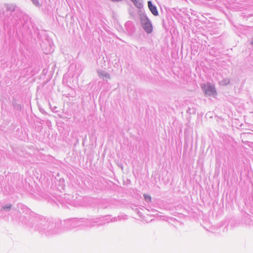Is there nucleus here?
I'll use <instances>...</instances> for the list:
<instances>
[{
    "instance_id": "nucleus-1",
    "label": "nucleus",
    "mask_w": 253,
    "mask_h": 253,
    "mask_svg": "<svg viewBox=\"0 0 253 253\" xmlns=\"http://www.w3.org/2000/svg\"><path fill=\"white\" fill-rule=\"evenodd\" d=\"M35 229L42 235L51 236L62 233L61 220L53 219L42 216H37L35 219Z\"/></svg>"
},
{
    "instance_id": "nucleus-2",
    "label": "nucleus",
    "mask_w": 253,
    "mask_h": 253,
    "mask_svg": "<svg viewBox=\"0 0 253 253\" xmlns=\"http://www.w3.org/2000/svg\"><path fill=\"white\" fill-rule=\"evenodd\" d=\"M82 218H71L61 220L62 233L77 227L82 228Z\"/></svg>"
},
{
    "instance_id": "nucleus-3",
    "label": "nucleus",
    "mask_w": 253,
    "mask_h": 253,
    "mask_svg": "<svg viewBox=\"0 0 253 253\" xmlns=\"http://www.w3.org/2000/svg\"><path fill=\"white\" fill-rule=\"evenodd\" d=\"M22 13L19 10L16 12L15 14H8L6 13V17H5L4 22L7 24L8 26L16 27L21 24V18Z\"/></svg>"
},
{
    "instance_id": "nucleus-4",
    "label": "nucleus",
    "mask_w": 253,
    "mask_h": 253,
    "mask_svg": "<svg viewBox=\"0 0 253 253\" xmlns=\"http://www.w3.org/2000/svg\"><path fill=\"white\" fill-rule=\"evenodd\" d=\"M126 215H118L117 217H114L111 218L110 215H107L103 217H98L97 218H99V222L98 223V226L104 225L106 223H109L110 222H114L117 221H120L122 219H126Z\"/></svg>"
},
{
    "instance_id": "nucleus-5",
    "label": "nucleus",
    "mask_w": 253,
    "mask_h": 253,
    "mask_svg": "<svg viewBox=\"0 0 253 253\" xmlns=\"http://www.w3.org/2000/svg\"><path fill=\"white\" fill-rule=\"evenodd\" d=\"M141 25L143 30L148 34H150L153 31V26L151 20L145 14H143L140 17Z\"/></svg>"
},
{
    "instance_id": "nucleus-6",
    "label": "nucleus",
    "mask_w": 253,
    "mask_h": 253,
    "mask_svg": "<svg viewBox=\"0 0 253 253\" xmlns=\"http://www.w3.org/2000/svg\"><path fill=\"white\" fill-rule=\"evenodd\" d=\"M99 220V218H97V217L91 218H82V228H92L94 227L96 224L98 226Z\"/></svg>"
},
{
    "instance_id": "nucleus-7",
    "label": "nucleus",
    "mask_w": 253,
    "mask_h": 253,
    "mask_svg": "<svg viewBox=\"0 0 253 253\" xmlns=\"http://www.w3.org/2000/svg\"><path fill=\"white\" fill-rule=\"evenodd\" d=\"M202 88L206 96H214L217 94L215 88L213 85L210 84H204L202 86Z\"/></svg>"
},
{
    "instance_id": "nucleus-8",
    "label": "nucleus",
    "mask_w": 253,
    "mask_h": 253,
    "mask_svg": "<svg viewBox=\"0 0 253 253\" xmlns=\"http://www.w3.org/2000/svg\"><path fill=\"white\" fill-rule=\"evenodd\" d=\"M5 10L4 11V14L6 17V13L12 14L16 13V12L19 10L18 7L14 4H5Z\"/></svg>"
},
{
    "instance_id": "nucleus-9",
    "label": "nucleus",
    "mask_w": 253,
    "mask_h": 253,
    "mask_svg": "<svg viewBox=\"0 0 253 253\" xmlns=\"http://www.w3.org/2000/svg\"><path fill=\"white\" fill-rule=\"evenodd\" d=\"M11 211H14L12 205L10 203H7L6 204H3L1 206L0 210V216H2V214H9Z\"/></svg>"
},
{
    "instance_id": "nucleus-10",
    "label": "nucleus",
    "mask_w": 253,
    "mask_h": 253,
    "mask_svg": "<svg viewBox=\"0 0 253 253\" xmlns=\"http://www.w3.org/2000/svg\"><path fill=\"white\" fill-rule=\"evenodd\" d=\"M97 75L99 77L102 79L104 81H107L111 79L110 75L103 70H98L97 71Z\"/></svg>"
},
{
    "instance_id": "nucleus-11",
    "label": "nucleus",
    "mask_w": 253,
    "mask_h": 253,
    "mask_svg": "<svg viewBox=\"0 0 253 253\" xmlns=\"http://www.w3.org/2000/svg\"><path fill=\"white\" fill-rule=\"evenodd\" d=\"M148 6L153 15L154 16H158L159 15V12L156 6L153 4L151 0H149L148 1Z\"/></svg>"
},
{
    "instance_id": "nucleus-12",
    "label": "nucleus",
    "mask_w": 253,
    "mask_h": 253,
    "mask_svg": "<svg viewBox=\"0 0 253 253\" xmlns=\"http://www.w3.org/2000/svg\"><path fill=\"white\" fill-rule=\"evenodd\" d=\"M13 108L17 111H20L22 109L21 104L18 103L16 99L13 98L12 102Z\"/></svg>"
},
{
    "instance_id": "nucleus-13",
    "label": "nucleus",
    "mask_w": 253,
    "mask_h": 253,
    "mask_svg": "<svg viewBox=\"0 0 253 253\" xmlns=\"http://www.w3.org/2000/svg\"><path fill=\"white\" fill-rule=\"evenodd\" d=\"M134 5L138 9H141L143 6L142 0H130Z\"/></svg>"
},
{
    "instance_id": "nucleus-14",
    "label": "nucleus",
    "mask_w": 253,
    "mask_h": 253,
    "mask_svg": "<svg viewBox=\"0 0 253 253\" xmlns=\"http://www.w3.org/2000/svg\"><path fill=\"white\" fill-rule=\"evenodd\" d=\"M49 49H44V43H42L41 44V47L42 48V49L44 51V52L45 53V54H48L50 52H51L53 51V49H52V47L51 46V44L50 43H49Z\"/></svg>"
},
{
    "instance_id": "nucleus-15",
    "label": "nucleus",
    "mask_w": 253,
    "mask_h": 253,
    "mask_svg": "<svg viewBox=\"0 0 253 253\" xmlns=\"http://www.w3.org/2000/svg\"><path fill=\"white\" fill-rule=\"evenodd\" d=\"M230 80L228 78L223 79L222 81L219 82V84L221 85H226L229 84Z\"/></svg>"
},
{
    "instance_id": "nucleus-16",
    "label": "nucleus",
    "mask_w": 253,
    "mask_h": 253,
    "mask_svg": "<svg viewBox=\"0 0 253 253\" xmlns=\"http://www.w3.org/2000/svg\"><path fill=\"white\" fill-rule=\"evenodd\" d=\"M145 201L147 203H149L151 202V197L148 194H144L143 195Z\"/></svg>"
},
{
    "instance_id": "nucleus-17",
    "label": "nucleus",
    "mask_w": 253,
    "mask_h": 253,
    "mask_svg": "<svg viewBox=\"0 0 253 253\" xmlns=\"http://www.w3.org/2000/svg\"><path fill=\"white\" fill-rule=\"evenodd\" d=\"M33 4L36 7H40L41 6V4L40 3L39 0H31Z\"/></svg>"
},
{
    "instance_id": "nucleus-18",
    "label": "nucleus",
    "mask_w": 253,
    "mask_h": 253,
    "mask_svg": "<svg viewBox=\"0 0 253 253\" xmlns=\"http://www.w3.org/2000/svg\"><path fill=\"white\" fill-rule=\"evenodd\" d=\"M18 208H20L21 209V210H27V207H26L24 205H23L21 204H18Z\"/></svg>"
},
{
    "instance_id": "nucleus-19",
    "label": "nucleus",
    "mask_w": 253,
    "mask_h": 253,
    "mask_svg": "<svg viewBox=\"0 0 253 253\" xmlns=\"http://www.w3.org/2000/svg\"><path fill=\"white\" fill-rule=\"evenodd\" d=\"M241 0H234V1H233V3L234 4H241Z\"/></svg>"
},
{
    "instance_id": "nucleus-20",
    "label": "nucleus",
    "mask_w": 253,
    "mask_h": 253,
    "mask_svg": "<svg viewBox=\"0 0 253 253\" xmlns=\"http://www.w3.org/2000/svg\"><path fill=\"white\" fill-rule=\"evenodd\" d=\"M251 44H252V45H253V38L252 41H251Z\"/></svg>"
},
{
    "instance_id": "nucleus-21",
    "label": "nucleus",
    "mask_w": 253,
    "mask_h": 253,
    "mask_svg": "<svg viewBox=\"0 0 253 253\" xmlns=\"http://www.w3.org/2000/svg\"><path fill=\"white\" fill-rule=\"evenodd\" d=\"M190 109L189 108L187 110V112L188 113L189 112H190Z\"/></svg>"
}]
</instances>
